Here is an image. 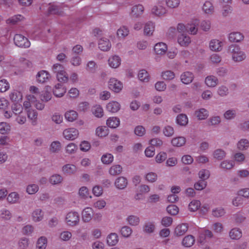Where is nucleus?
Returning <instances> with one entry per match:
<instances>
[{
  "mask_svg": "<svg viewBox=\"0 0 249 249\" xmlns=\"http://www.w3.org/2000/svg\"><path fill=\"white\" fill-rule=\"evenodd\" d=\"M200 205L201 203L199 200H194L189 203L188 207L191 212H195L198 210Z\"/></svg>",
  "mask_w": 249,
  "mask_h": 249,
  "instance_id": "13d9d810",
  "label": "nucleus"
},
{
  "mask_svg": "<svg viewBox=\"0 0 249 249\" xmlns=\"http://www.w3.org/2000/svg\"><path fill=\"white\" fill-rule=\"evenodd\" d=\"M24 17L21 15H17L11 17L6 20L7 24H15L18 22L23 21Z\"/></svg>",
  "mask_w": 249,
  "mask_h": 249,
  "instance_id": "bb28decb",
  "label": "nucleus"
},
{
  "mask_svg": "<svg viewBox=\"0 0 249 249\" xmlns=\"http://www.w3.org/2000/svg\"><path fill=\"white\" fill-rule=\"evenodd\" d=\"M195 242V238L192 235H188L185 236L182 241V244L185 247H192Z\"/></svg>",
  "mask_w": 249,
  "mask_h": 249,
  "instance_id": "b1692460",
  "label": "nucleus"
},
{
  "mask_svg": "<svg viewBox=\"0 0 249 249\" xmlns=\"http://www.w3.org/2000/svg\"><path fill=\"white\" fill-rule=\"evenodd\" d=\"M121 59L118 55H113L110 58V67L113 68L118 67L121 64Z\"/></svg>",
  "mask_w": 249,
  "mask_h": 249,
  "instance_id": "09e8293b",
  "label": "nucleus"
},
{
  "mask_svg": "<svg viewBox=\"0 0 249 249\" xmlns=\"http://www.w3.org/2000/svg\"><path fill=\"white\" fill-rule=\"evenodd\" d=\"M195 115L198 120H204L208 116V111L205 108H200L196 111Z\"/></svg>",
  "mask_w": 249,
  "mask_h": 249,
  "instance_id": "79ce46f5",
  "label": "nucleus"
},
{
  "mask_svg": "<svg viewBox=\"0 0 249 249\" xmlns=\"http://www.w3.org/2000/svg\"><path fill=\"white\" fill-rule=\"evenodd\" d=\"M186 142V139L183 137H178L173 138L171 143L174 146L180 147L183 146Z\"/></svg>",
  "mask_w": 249,
  "mask_h": 249,
  "instance_id": "e433bc0d",
  "label": "nucleus"
},
{
  "mask_svg": "<svg viewBox=\"0 0 249 249\" xmlns=\"http://www.w3.org/2000/svg\"><path fill=\"white\" fill-rule=\"evenodd\" d=\"M53 95L58 98L63 97L67 92L66 87L61 83H57L54 85L53 89Z\"/></svg>",
  "mask_w": 249,
  "mask_h": 249,
  "instance_id": "6e6552de",
  "label": "nucleus"
},
{
  "mask_svg": "<svg viewBox=\"0 0 249 249\" xmlns=\"http://www.w3.org/2000/svg\"><path fill=\"white\" fill-rule=\"evenodd\" d=\"M64 7L62 5L53 4L50 5L49 8V11L52 14H58L59 15H63Z\"/></svg>",
  "mask_w": 249,
  "mask_h": 249,
  "instance_id": "ddd939ff",
  "label": "nucleus"
},
{
  "mask_svg": "<svg viewBox=\"0 0 249 249\" xmlns=\"http://www.w3.org/2000/svg\"><path fill=\"white\" fill-rule=\"evenodd\" d=\"M62 177L59 174H54L51 176L49 178V181L52 185H57L61 183L63 181Z\"/></svg>",
  "mask_w": 249,
  "mask_h": 249,
  "instance_id": "c85d7f7f",
  "label": "nucleus"
},
{
  "mask_svg": "<svg viewBox=\"0 0 249 249\" xmlns=\"http://www.w3.org/2000/svg\"><path fill=\"white\" fill-rule=\"evenodd\" d=\"M79 148L81 151L87 152L91 148V144L89 141H82L79 144Z\"/></svg>",
  "mask_w": 249,
  "mask_h": 249,
  "instance_id": "603ef678",
  "label": "nucleus"
},
{
  "mask_svg": "<svg viewBox=\"0 0 249 249\" xmlns=\"http://www.w3.org/2000/svg\"><path fill=\"white\" fill-rule=\"evenodd\" d=\"M167 49L166 45L162 42L157 43L154 47V51L158 54H162L165 53Z\"/></svg>",
  "mask_w": 249,
  "mask_h": 249,
  "instance_id": "5701e85b",
  "label": "nucleus"
},
{
  "mask_svg": "<svg viewBox=\"0 0 249 249\" xmlns=\"http://www.w3.org/2000/svg\"><path fill=\"white\" fill-rule=\"evenodd\" d=\"M19 199V196L17 192L10 193L7 197V201L11 204H15L18 202Z\"/></svg>",
  "mask_w": 249,
  "mask_h": 249,
  "instance_id": "c9c22d12",
  "label": "nucleus"
},
{
  "mask_svg": "<svg viewBox=\"0 0 249 249\" xmlns=\"http://www.w3.org/2000/svg\"><path fill=\"white\" fill-rule=\"evenodd\" d=\"M39 90H40L39 89ZM51 90L52 88L51 86L49 85L46 86L42 90L39 91L38 94H35V96L37 98V96L38 95L40 99L39 101L43 103H44L43 102H48L52 98Z\"/></svg>",
  "mask_w": 249,
  "mask_h": 249,
  "instance_id": "20e7f679",
  "label": "nucleus"
},
{
  "mask_svg": "<svg viewBox=\"0 0 249 249\" xmlns=\"http://www.w3.org/2000/svg\"><path fill=\"white\" fill-rule=\"evenodd\" d=\"M76 166L72 164H67L62 168V172L64 174L72 175L77 171Z\"/></svg>",
  "mask_w": 249,
  "mask_h": 249,
  "instance_id": "2eb2a0df",
  "label": "nucleus"
},
{
  "mask_svg": "<svg viewBox=\"0 0 249 249\" xmlns=\"http://www.w3.org/2000/svg\"><path fill=\"white\" fill-rule=\"evenodd\" d=\"M123 88V84L115 78L110 79V89L116 93L119 92Z\"/></svg>",
  "mask_w": 249,
  "mask_h": 249,
  "instance_id": "9b49d317",
  "label": "nucleus"
},
{
  "mask_svg": "<svg viewBox=\"0 0 249 249\" xmlns=\"http://www.w3.org/2000/svg\"><path fill=\"white\" fill-rule=\"evenodd\" d=\"M61 147V143L58 141H55L51 142L49 150L51 152L56 153L60 151Z\"/></svg>",
  "mask_w": 249,
  "mask_h": 249,
  "instance_id": "a878e982",
  "label": "nucleus"
},
{
  "mask_svg": "<svg viewBox=\"0 0 249 249\" xmlns=\"http://www.w3.org/2000/svg\"><path fill=\"white\" fill-rule=\"evenodd\" d=\"M167 212L172 215H177L179 212L178 208L175 205H169L166 208Z\"/></svg>",
  "mask_w": 249,
  "mask_h": 249,
  "instance_id": "e2e57ef3",
  "label": "nucleus"
},
{
  "mask_svg": "<svg viewBox=\"0 0 249 249\" xmlns=\"http://www.w3.org/2000/svg\"><path fill=\"white\" fill-rule=\"evenodd\" d=\"M231 239L238 240L242 237V231L239 228H233L229 232Z\"/></svg>",
  "mask_w": 249,
  "mask_h": 249,
  "instance_id": "473e14b6",
  "label": "nucleus"
},
{
  "mask_svg": "<svg viewBox=\"0 0 249 249\" xmlns=\"http://www.w3.org/2000/svg\"><path fill=\"white\" fill-rule=\"evenodd\" d=\"M109 133L108 126H98L95 130V134L99 138H102L106 137Z\"/></svg>",
  "mask_w": 249,
  "mask_h": 249,
  "instance_id": "f3484780",
  "label": "nucleus"
},
{
  "mask_svg": "<svg viewBox=\"0 0 249 249\" xmlns=\"http://www.w3.org/2000/svg\"><path fill=\"white\" fill-rule=\"evenodd\" d=\"M213 236L212 232L209 230H204L200 233L199 236V242H203L205 238H211Z\"/></svg>",
  "mask_w": 249,
  "mask_h": 249,
  "instance_id": "37998d69",
  "label": "nucleus"
},
{
  "mask_svg": "<svg viewBox=\"0 0 249 249\" xmlns=\"http://www.w3.org/2000/svg\"><path fill=\"white\" fill-rule=\"evenodd\" d=\"M246 57V55L245 53L241 51V50L238 52V53L233 54V56H232V59L235 62H240L244 60Z\"/></svg>",
  "mask_w": 249,
  "mask_h": 249,
  "instance_id": "864d4df0",
  "label": "nucleus"
},
{
  "mask_svg": "<svg viewBox=\"0 0 249 249\" xmlns=\"http://www.w3.org/2000/svg\"><path fill=\"white\" fill-rule=\"evenodd\" d=\"M29 243V239L27 237H23L19 240L18 245L21 249H26L28 247Z\"/></svg>",
  "mask_w": 249,
  "mask_h": 249,
  "instance_id": "680f3d73",
  "label": "nucleus"
},
{
  "mask_svg": "<svg viewBox=\"0 0 249 249\" xmlns=\"http://www.w3.org/2000/svg\"><path fill=\"white\" fill-rule=\"evenodd\" d=\"M237 147L239 150H246L249 147V141L246 139H242L237 142Z\"/></svg>",
  "mask_w": 249,
  "mask_h": 249,
  "instance_id": "58836bf2",
  "label": "nucleus"
},
{
  "mask_svg": "<svg viewBox=\"0 0 249 249\" xmlns=\"http://www.w3.org/2000/svg\"><path fill=\"white\" fill-rule=\"evenodd\" d=\"M44 212L39 208L35 209L31 213V218L33 222L37 223L43 220Z\"/></svg>",
  "mask_w": 249,
  "mask_h": 249,
  "instance_id": "1a4fd4ad",
  "label": "nucleus"
},
{
  "mask_svg": "<svg viewBox=\"0 0 249 249\" xmlns=\"http://www.w3.org/2000/svg\"><path fill=\"white\" fill-rule=\"evenodd\" d=\"M12 216L10 211L6 209L3 208L0 211V218L2 221H8L10 220Z\"/></svg>",
  "mask_w": 249,
  "mask_h": 249,
  "instance_id": "c756f323",
  "label": "nucleus"
},
{
  "mask_svg": "<svg viewBox=\"0 0 249 249\" xmlns=\"http://www.w3.org/2000/svg\"><path fill=\"white\" fill-rule=\"evenodd\" d=\"M108 40L107 38L102 37L99 39L98 42L99 48L103 51H107L109 49Z\"/></svg>",
  "mask_w": 249,
  "mask_h": 249,
  "instance_id": "7c9ffc66",
  "label": "nucleus"
},
{
  "mask_svg": "<svg viewBox=\"0 0 249 249\" xmlns=\"http://www.w3.org/2000/svg\"><path fill=\"white\" fill-rule=\"evenodd\" d=\"M9 99L13 102L12 104L20 103L23 99V93L19 89H13L9 94Z\"/></svg>",
  "mask_w": 249,
  "mask_h": 249,
  "instance_id": "39448f33",
  "label": "nucleus"
},
{
  "mask_svg": "<svg viewBox=\"0 0 249 249\" xmlns=\"http://www.w3.org/2000/svg\"><path fill=\"white\" fill-rule=\"evenodd\" d=\"M154 25L152 22H148L145 24L144 29V34L146 36H151L154 30Z\"/></svg>",
  "mask_w": 249,
  "mask_h": 249,
  "instance_id": "de8ad7c7",
  "label": "nucleus"
},
{
  "mask_svg": "<svg viewBox=\"0 0 249 249\" xmlns=\"http://www.w3.org/2000/svg\"><path fill=\"white\" fill-rule=\"evenodd\" d=\"M64 117L67 122L72 123L77 120L78 114L74 110L69 109L65 112Z\"/></svg>",
  "mask_w": 249,
  "mask_h": 249,
  "instance_id": "f8f14e48",
  "label": "nucleus"
},
{
  "mask_svg": "<svg viewBox=\"0 0 249 249\" xmlns=\"http://www.w3.org/2000/svg\"><path fill=\"white\" fill-rule=\"evenodd\" d=\"M126 221L131 226H136L139 224L140 219L138 216L131 215L127 217Z\"/></svg>",
  "mask_w": 249,
  "mask_h": 249,
  "instance_id": "49530a36",
  "label": "nucleus"
},
{
  "mask_svg": "<svg viewBox=\"0 0 249 249\" xmlns=\"http://www.w3.org/2000/svg\"><path fill=\"white\" fill-rule=\"evenodd\" d=\"M206 85L209 87H214L218 83L217 78L213 75H210L206 77L205 81Z\"/></svg>",
  "mask_w": 249,
  "mask_h": 249,
  "instance_id": "393cba45",
  "label": "nucleus"
},
{
  "mask_svg": "<svg viewBox=\"0 0 249 249\" xmlns=\"http://www.w3.org/2000/svg\"><path fill=\"white\" fill-rule=\"evenodd\" d=\"M78 195L79 196L83 199H86L89 197L91 198L92 196H89V192L88 188L86 186L80 187L78 191Z\"/></svg>",
  "mask_w": 249,
  "mask_h": 249,
  "instance_id": "a19ab883",
  "label": "nucleus"
},
{
  "mask_svg": "<svg viewBox=\"0 0 249 249\" xmlns=\"http://www.w3.org/2000/svg\"><path fill=\"white\" fill-rule=\"evenodd\" d=\"M222 43L218 40L213 39L210 43V48L213 51H220L221 50Z\"/></svg>",
  "mask_w": 249,
  "mask_h": 249,
  "instance_id": "72a5a7b5",
  "label": "nucleus"
},
{
  "mask_svg": "<svg viewBox=\"0 0 249 249\" xmlns=\"http://www.w3.org/2000/svg\"><path fill=\"white\" fill-rule=\"evenodd\" d=\"M14 40L15 44L18 47L27 48L30 46L28 39L20 34H16Z\"/></svg>",
  "mask_w": 249,
  "mask_h": 249,
  "instance_id": "423d86ee",
  "label": "nucleus"
},
{
  "mask_svg": "<svg viewBox=\"0 0 249 249\" xmlns=\"http://www.w3.org/2000/svg\"><path fill=\"white\" fill-rule=\"evenodd\" d=\"M93 114L97 118H101L104 115L103 108L99 105H96L92 108Z\"/></svg>",
  "mask_w": 249,
  "mask_h": 249,
  "instance_id": "8fccbe9b",
  "label": "nucleus"
},
{
  "mask_svg": "<svg viewBox=\"0 0 249 249\" xmlns=\"http://www.w3.org/2000/svg\"><path fill=\"white\" fill-rule=\"evenodd\" d=\"M77 151V146L73 142L69 143L65 147V152L69 155L75 154Z\"/></svg>",
  "mask_w": 249,
  "mask_h": 249,
  "instance_id": "4be33fe9",
  "label": "nucleus"
},
{
  "mask_svg": "<svg viewBox=\"0 0 249 249\" xmlns=\"http://www.w3.org/2000/svg\"><path fill=\"white\" fill-rule=\"evenodd\" d=\"M52 120L56 124H59L63 123V118L61 114L56 112L52 115Z\"/></svg>",
  "mask_w": 249,
  "mask_h": 249,
  "instance_id": "0e129e2a",
  "label": "nucleus"
},
{
  "mask_svg": "<svg viewBox=\"0 0 249 249\" xmlns=\"http://www.w3.org/2000/svg\"><path fill=\"white\" fill-rule=\"evenodd\" d=\"M51 74L48 71L41 70L37 73L36 76V79L37 83L44 84L48 82L51 79Z\"/></svg>",
  "mask_w": 249,
  "mask_h": 249,
  "instance_id": "0eeeda50",
  "label": "nucleus"
},
{
  "mask_svg": "<svg viewBox=\"0 0 249 249\" xmlns=\"http://www.w3.org/2000/svg\"><path fill=\"white\" fill-rule=\"evenodd\" d=\"M244 38L243 34L238 32H232L229 35V40L231 42H239L243 40Z\"/></svg>",
  "mask_w": 249,
  "mask_h": 249,
  "instance_id": "dca6fc26",
  "label": "nucleus"
},
{
  "mask_svg": "<svg viewBox=\"0 0 249 249\" xmlns=\"http://www.w3.org/2000/svg\"><path fill=\"white\" fill-rule=\"evenodd\" d=\"M128 184L127 179L124 177H120L118 178L114 183V184L118 189H124L127 186Z\"/></svg>",
  "mask_w": 249,
  "mask_h": 249,
  "instance_id": "6ab92c4d",
  "label": "nucleus"
},
{
  "mask_svg": "<svg viewBox=\"0 0 249 249\" xmlns=\"http://www.w3.org/2000/svg\"><path fill=\"white\" fill-rule=\"evenodd\" d=\"M12 129V126L10 123L6 122H0V134H9Z\"/></svg>",
  "mask_w": 249,
  "mask_h": 249,
  "instance_id": "a211bd4d",
  "label": "nucleus"
},
{
  "mask_svg": "<svg viewBox=\"0 0 249 249\" xmlns=\"http://www.w3.org/2000/svg\"><path fill=\"white\" fill-rule=\"evenodd\" d=\"M129 30L125 26H123L119 29L117 32V35L119 37L124 38L128 35Z\"/></svg>",
  "mask_w": 249,
  "mask_h": 249,
  "instance_id": "69168bd1",
  "label": "nucleus"
},
{
  "mask_svg": "<svg viewBox=\"0 0 249 249\" xmlns=\"http://www.w3.org/2000/svg\"><path fill=\"white\" fill-rule=\"evenodd\" d=\"M62 135L66 140L74 141L79 137V131L78 129L75 127H69L63 130Z\"/></svg>",
  "mask_w": 249,
  "mask_h": 249,
  "instance_id": "7ed1b4c3",
  "label": "nucleus"
},
{
  "mask_svg": "<svg viewBox=\"0 0 249 249\" xmlns=\"http://www.w3.org/2000/svg\"><path fill=\"white\" fill-rule=\"evenodd\" d=\"M56 78L59 82L64 83H67L69 80L68 75L65 70L56 74Z\"/></svg>",
  "mask_w": 249,
  "mask_h": 249,
  "instance_id": "ea45409f",
  "label": "nucleus"
},
{
  "mask_svg": "<svg viewBox=\"0 0 249 249\" xmlns=\"http://www.w3.org/2000/svg\"><path fill=\"white\" fill-rule=\"evenodd\" d=\"M155 226L153 222H147L143 227V231L147 233H151L154 231Z\"/></svg>",
  "mask_w": 249,
  "mask_h": 249,
  "instance_id": "3c124183",
  "label": "nucleus"
},
{
  "mask_svg": "<svg viewBox=\"0 0 249 249\" xmlns=\"http://www.w3.org/2000/svg\"><path fill=\"white\" fill-rule=\"evenodd\" d=\"M177 123L181 126H185L188 123V117L185 114H180L176 118Z\"/></svg>",
  "mask_w": 249,
  "mask_h": 249,
  "instance_id": "2f4dec72",
  "label": "nucleus"
},
{
  "mask_svg": "<svg viewBox=\"0 0 249 249\" xmlns=\"http://www.w3.org/2000/svg\"><path fill=\"white\" fill-rule=\"evenodd\" d=\"M123 170V168L120 165H115L110 168V174L116 176L120 174Z\"/></svg>",
  "mask_w": 249,
  "mask_h": 249,
  "instance_id": "4d7b16f0",
  "label": "nucleus"
},
{
  "mask_svg": "<svg viewBox=\"0 0 249 249\" xmlns=\"http://www.w3.org/2000/svg\"><path fill=\"white\" fill-rule=\"evenodd\" d=\"M72 236L71 233L68 231H65L61 232L59 235L60 239L64 241H69Z\"/></svg>",
  "mask_w": 249,
  "mask_h": 249,
  "instance_id": "338daca9",
  "label": "nucleus"
},
{
  "mask_svg": "<svg viewBox=\"0 0 249 249\" xmlns=\"http://www.w3.org/2000/svg\"><path fill=\"white\" fill-rule=\"evenodd\" d=\"M48 245V239L45 236H40L36 242V249H46Z\"/></svg>",
  "mask_w": 249,
  "mask_h": 249,
  "instance_id": "aec40b11",
  "label": "nucleus"
},
{
  "mask_svg": "<svg viewBox=\"0 0 249 249\" xmlns=\"http://www.w3.org/2000/svg\"><path fill=\"white\" fill-rule=\"evenodd\" d=\"M39 190L38 185L33 183L28 184L26 186V191L29 195H34Z\"/></svg>",
  "mask_w": 249,
  "mask_h": 249,
  "instance_id": "c03bdc74",
  "label": "nucleus"
},
{
  "mask_svg": "<svg viewBox=\"0 0 249 249\" xmlns=\"http://www.w3.org/2000/svg\"><path fill=\"white\" fill-rule=\"evenodd\" d=\"M180 79L183 83L188 84L191 83L194 79V75L190 71H186L181 75Z\"/></svg>",
  "mask_w": 249,
  "mask_h": 249,
  "instance_id": "412c9836",
  "label": "nucleus"
},
{
  "mask_svg": "<svg viewBox=\"0 0 249 249\" xmlns=\"http://www.w3.org/2000/svg\"><path fill=\"white\" fill-rule=\"evenodd\" d=\"M65 224L69 227L77 226L80 222V216L76 211H71L65 214L64 218Z\"/></svg>",
  "mask_w": 249,
  "mask_h": 249,
  "instance_id": "f03ea898",
  "label": "nucleus"
},
{
  "mask_svg": "<svg viewBox=\"0 0 249 249\" xmlns=\"http://www.w3.org/2000/svg\"><path fill=\"white\" fill-rule=\"evenodd\" d=\"M188 229V225L186 223H182L178 225L175 228L174 233L177 236L184 235Z\"/></svg>",
  "mask_w": 249,
  "mask_h": 249,
  "instance_id": "4468645a",
  "label": "nucleus"
},
{
  "mask_svg": "<svg viewBox=\"0 0 249 249\" xmlns=\"http://www.w3.org/2000/svg\"><path fill=\"white\" fill-rule=\"evenodd\" d=\"M82 220L84 222H89L92 218L93 216V211L90 207L84 208L81 213Z\"/></svg>",
  "mask_w": 249,
  "mask_h": 249,
  "instance_id": "9d476101",
  "label": "nucleus"
},
{
  "mask_svg": "<svg viewBox=\"0 0 249 249\" xmlns=\"http://www.w3.org/2000/svg\"><path fill=\"white\" fill-rule=\"evenodd\" d=\"M138 78L141 81L145 82H148L149 79V74L145 70L140 71L138 73Z\"/></svg>",
  "mask_w": 249,
  "mask_h": 249,
  "instance_id": "6e6d98bb",
  "label": "nucleus"
},
{
  "mask_svg": "<svg viewBox=\"0 0 249 249\" xmlns=\"http://www.w3.org/2000/svg\"><path fill=\"white\" fill-rule=\"evenodd\" d=\"M143 10L142 5L140 4L135 5L132 8L131 14L132 16L137 18L142 13Z\"/></svg>",
  "mask_w": 249,
  "mask_h": 249,
  "instance_id": "a18cd8bd",
  "label": "nucleus"
},
{
  "mask_svg": "<svg viewBox=\"0 0 249 249\" xmlns=\"http://www.w3.org/2000/svg\"><path fill=\"white\" fill-rule=\"evenodd\" d=\"M236 115V111L234 109H229L224 114V118L227 120L234 119Z\"/></svg>",
  "mask_w": 249,
  "mask_h": 249,
  "instance_id": "774afa93",
  "label": "nucleus"
},
{
  "mask_svg": "<svg viewBox=\"0 0 249 249\" xmlns=\"http://www.w3.org/2000/svg\"><path fill=\"white\" fill-rule=\"evenodd\" d=\"M9 105V102L7 99L5 97L0 98V109L3 111V115L4 117V113L6 111H11V109L10 110H7Z\"/></svg>",
  "mask_w": 249,
  "mask_h": 249,
  "instance_id": "4c0bfd02",
  "label": "nucleus"
},
{
  "mask_svg": "<svg viewBox=\"0 0 249 249\" xmlns=\"http://www.w3.org/2000/svg\"><path fill=\"white\" fill-rule=\"evenodd\" d=\"M34 230V227L30 224H28L22 228L21 232L23 235H29L33 233Z\"/></svg>",
  "mask_w": 249,
  "mask_h": 249,
  "instance_id": "052dcab7",
  "label": "nucleus"
},
{
  "mask_svg": "<svg viewBox=\"0 0 249 249\" xmlns=\"http://www.w3.org/2000/svg\"><path fill=\"white\" fill-rule=\"evenodd\" d=\"M166 12V9L160 4L154 6L152 9V13L158 16H162Z\"/></svg>",
  "mask_w": 249,
  "mask_h": 249,
  "instance_id": "cd10ccee",
  "label": "nucleus"
},
{
  "mask_svg": "<svg viewBox=\"0 0 249 249\" xmlns=\"http://www.w3.org/2000/svg\"><path fill=\"white\" fill-rule=\"evenodd\" d=\"M29 91V93L26 94L22 104H12L11 111L5 112V118H12L16 124L22 125L26 123L27 116L33 125L36 124L38 113L36 110L32 108V106L33 105L37 110H42L45 105L35 96V94L39 93L38 88L35 86H31Z\"/></svg>",
  "mask_w": 249,
  "mask_h": 249,
  "instance_id": "f257e3e1",
  "label": "nucleus"
},
{
  "mask_svg": "<svg viewBox=\"0 0 249 249\" xmlns=\"http://www.w3.org/2000/svg\"><path fill=\"white\" fill-rule=\"evenodd\" d=\"M178 43L181 46H188L191 42L189 36L182 34L178 36Z\"/></svg>",
  "mask_w": 249,
  "mask_h": 249,
  "instance_id": "f704fd0d",
  "label": "nucleus"
},
{
  "mask_svg": "<svg viewBox=\"0 0 249 249\" xmlns=\"http://www.w3.org/2000/svg\"><path fill=\"white\" fill-rule=\"evenodd\" d=\"M213 157L217 160H222L226 156V152L221 149L215 150L213 154Z\"/></svg>",
  "mask_w": 249,
  "mask_h": 249,
  "instance_id": "5fc2aeb1",
  "label": "nucleus"
},
{
  "mask_svg": "<svg viewBox=\"0 0 249 249\" xmlns=\"http://www.w3.org/2000/svg\"><path fill=\"white\" fill-rule=\"evenodd\" d=\"M10 84L4 79L0 80V92H5L10 89Z\"/></svg>",
  "mask_w": 249,
  "mask_h": 249,
  "instance_id": "bf43d9fd",
  "label": "nucleus"
}]
</instances>
